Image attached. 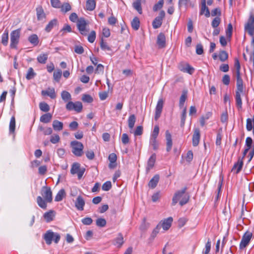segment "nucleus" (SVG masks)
I'll return each instance as SVG.
<instances>
[{"label":"nucleus","instance_id":"nucleus-5","mask_svg":"<svg viewBox=\"0 0 254 254\" xmlns=\"http://www.w3.org/2000/svg\"><path fill=\"white\" fill-rule=\"evenodd\" d=\"M20 34V29H18L12 31L10 33V47L15 48L19 42Z\"/></svg>","mask_w":254,"mask_h":254},{"label":"nucleus","instance_id":"nucleus-4","mask_svg":"<svg viewBox=\"0 0 254 254\" xmlns=\"http://www.w3.org/2000/svg\"><path fill=\"white\" fill-rule=\"evenodd\" d=\"M72 152L76 156H81L83 154V145L80 142L74 140L70 142Z\"/></svg>","mask_w":254,"mask_h":254},{"label":"nucleus","instance_id":"nucleus-62","mask_svg":"<svg viewBox=\"0 0 254 254\" xmlns=\"http://www.w3.org/2000/svg\"><path fill=\"white\" fill-rule=\"evenodd\" d=\"M142 131H143L142 127L140 126H137L134 132V135L135 136L140 135L142 134Z\"/></svg>","mask_w":254,"mask_h":254},{"label":"nucleus","instance_id":"nucleus-10","mask_svg":"<svg viewBox=\"0 0 254 254\" xmlns=\"http://www.w3.org/2000/svg\"><path fill=\"white\" fill-rule=\"evenodd\" d=\"M164 104V100L162 98H160L155 108V115L154 119L157 121L160 117L162 111V109Z\"/></svg>","mask_w":254,"mask_h":254},{"label":"nucleus","instance_id":"nucleus-26","mask_svg":"<svg viewBox=\"0 0 254 254\" xmlns=\"http://www.w3.org/2000/svg\"><path fill=\"white\" fill-rule=\"evenodd\" d=\"M52 118V115L50 113H47L42 115L40 117V121L44 123H48L51 121Z\"/></svg>","mask_w":254,"mask_h":254},{"label":"nucleus","instance_id":"nucleus-31","mask_svg":"<svg viewBox=\"0 0 254 254\" xmlns=\"http://www.w3.org/2000/svg\"><path fill=\"white\" fill-rule=\"evenodd\" d=\"M57 23L58 21L56 19L52 20L45 27V30L49 32L54 27L57 25Z\"/></svg>","mask_w":254,"mask_h":254},{"label":"nucleus","instance_id":"nucleus-16","mask_svg":"<svg viewBox=\"0 0 254 254\" xmlns=\"http://www.w3.org/2000/svg\"><path fill=\"white\" fill-rule=\"evenodd\" d=\"M42 94L43 95H47L52 99H54L56 97V94L54 88H49L47 90H43Z\"/></svg>","mask_w":254,"mask_h":254},{"label":"nucleus","instance_id":"nucleus-46","mask_svg":"<svg viewBox=\"0 0 254 254\" xmlns=\"http://www.w3.org/2000/svg\"><path fill=\"white\" fill-rule=\"evenodd\" d=\"M35 75V73L34 72L33 69L32 67H30L28 68L27 73L26 76V78L28 80H30L33 78Z\"/></svg>","mask_w":254,"mask_h":254},{"label":"nucleus","instance_id":"nucleus-14","mask_svg":"<svg viewBox=\"0 0 254 254\" xmlns=\"http://www.w3.org/2000/svg\"><path fill=\"white\" fill-rule=\"evenodd\" d=\"M85 205V201L82 197L80 195L77 196L76 201H75V206L76 208L79 210H83L84 206Z\"/></svg>","mask_w":254,"mask_h":254},{"label":"nucleus","instance_id":"nucleus-59","mask_svg":"<svg viewBox=\"0 0 254 254\" xmlns=\"http://www.w3.org/2000/svg\"><path fill=\"white\" fill-rule=\"evenodd\" d=\"M60 138L59 135L58 134H54L51 136L50 141L53 143L56 144L60 141Z\"/></svg>","mask_w":254,"mask_h":254},{"label":"nucleus","instance_id":"nucleus-21","mask_svg":"<svg viewBox=\"0 0 254 254\" xmlns=\"http://www.w3.org/2000/svg\"><path fill=\"white\" fill-rule=\"evenodd\" d=\"M244 94V92H236V103L237 107L241 109L242 106V102L241 99V95Z\"/></svg>","mask_w":254,"mask_h":254},{"label":"nucleus","instance_id":"nucleus-29","mask_svg":"<svg viewBox=\"0 0 254 254\" xmlns=\"http://www.w3.org/2000/svg\"><path fill=\"white\" fill-rule=\"evenodd\" d=\"M96 6V2L94 0H87L86 3V7L88 10L92 11L94 10Z\"/></svg>","mask_w":254,"mask_h":254},{"label":"nucleus","instance_id":"nucleus-48","mask_svg":"<svg viewBox=\"0 0 254 254\" xmlns=\"http://www.w3.org/2000/svg\"><path fill=\"white\" fill-rule=\"evenodd\" d=\"M100 47L102 50L104 51H110L111 50V48L108 46L107 43L104 42L103 39H102L100 42Z\"/></svg>","mask_w":254,"mask_h":254},{"label":"nucleus","instance_id":"nucleus-11","mask_svg":"<svg viewBox=\"0 0 254 254\" xmlns=\"http://www.w3.org/2000/svg\"><path fill=\"white\" fill-rule=\"evenodd\" d=\"M178 67L181 71L184 72H187L190 74H191L194 71V68L187 63L180 64Z\"/></svg>","mask_w":254,"mask_h":254},{"label":"nucleus","instance_id":"nucleus-34","mask_svg":"<svg viewBox=\"0 0 254 254\" xmlns=\"http://www.w3.org/2000/svg\"><path fill=\"white\" fill-rule=\"evenodd\" d=\"M61 97L64 102H67L71 99L70 94L66 91H63L62 92Z\"/></svg>","mask_w":254,"mask_h":254},{"label":"nucleus","instance_id":"nucleus-43","mask_svg":"<svg viewBox=\"0 0 254 254\" xmlns=\"http://www.w3.org/2000/svg\"><path fill=\"white\" fill-rule=\"evenodd\" d=\"M254 128L253 119L248 118L247 119L246 128L248 131H251Z\"/></svg>","mask_w":254,"mask_h":254},{"label":"nucleus","instance_id":"nucleus-24","mask_svg":"<svg viewBox=\"0 0 254 254\" xmlns=\"http://www.w3.org/2000/svg\"><path fill=\"white\" fill-rule=\"evenodd\" d=\"M54 216L55 212L53 210H50L44 214V217L47 222L52 221L54 219Z\"/></svg>","mask_w":254,"mask_h":254},{"label":"nucleus","instance_id":"nucleus-6","mask_svg":"<svg viewBox=\"0 0 254 254\" xmlns=\"http://www.w3.org/2000/svg\"><path fill=\"white\" fill-rule=\"evenodd\" d=\"M87 24L84 18L80 17L78 19L77 27L82 35H86L89 32V29L86 27Z\"/></svg>","mask_w":254,"mask_h":254},{"label":"nucleus","instance_id":"nucleus-55","mask_svg":"<svg viewBox=\"0 0 254 254\" xmlns=\"http://www.w3.org/2000/svg\"><path fill=\"white\" fill-rule=\"evenodd\" d=\"M96 38V32L94 31H92L88 36V41L90 43H93Z\"/></svg>","mask_w":254,"mask_h":254},{"label":"nucleus","instance_id":"nucleus-37","mask_svg":"<svg viewBox=\"0 0 254 254\" xmlns=\"http://www.w3.org/2000/svg\"><path fill=\"white\" fill-rule=\"evenodd\" d=\"M81 168H80V164L78 163H74L71 167L70 173L72 175L76 174Z\"/></svg>","mask_w":254,"mask_h":254},{"label":"nucleus","instance_id":"nucleus-44","mask_svg":"<svg viewBox=\"0 0 254 254\" xmlns=\"http://www.w3.org/2000/svg\"><path fill=\"white\" fill-rule=\"evenodd\" d=\"M62 71L61 69H58L54 72L53 77L54 80L59 82L61 78Z\"/></svg>","mask_w":254,"mask_h":254},{"label":"nucleus","instance_id":"nucleus-63","mask_svg":"<svg viewBox=\"0 0 254 254\" xmlns=\"http://www.w3.org/2000/svg\"><path fill=\"white\" fill-rule=\"evenodd\" d=\"M129 139L127 133H123L122 136V141L124 144H127L129 142Z\"/></svg>","mask_w":254,"mask_h":254},{"label":"nucleus","instance_id":"nucleus-12","mask_svg":"<svg viewBox=\"0 0 254 254\" xmlns=\"http://www.w3.org/2000/svg\"><path fill=\"white\" fill-rule=\"evenodd\" d=\"M156 155L155 153L152 154L148 159L146 167V172L147 173H149L150 170L153 168L156 162Z\"/></svg>","mask_w":254,"mask_h":254},{"label":"nucleus","instance_id":"nucleus-57","mask_svg":"<svg viewBox=\"0 0 254 254\" xmlns=\"http://www.w3.org/2000/svg\"><path fill=\"white\" fill-rule=\"evenodd\" d=\"M159 132V127L158 126H155L154 127L153 132L150 137L157 138Z\"/></svg>","mask_w":254,"mask_h":254},{"label":"nucleus","instance_id":"nucleus-45","mask_svg":"<svg viewBox=\"0 0 254 254\" xmlns=\"http://www.w3.org/2000/svg\"><path fill=\"white\" fill-rule=\"evenodd\" d=\"M162 23V20L155 18L152 22V26L154 29L159 28Z\"/></svg>","mask_w":254,"mask_h":254},{"label":"nucleus","instance_id":"nucleus-54","mask_svg":"<svg viewBox=\"0 0 254 254\" xmlns=\"http://www.w3.org/2000/svg\"><path fill=\"white\" fill-rule=\"evenodd\" d=\"M112 187L111 182L107 181L102 185V190L104 191H108Z\"/></svg>","mask_w":254,"mask_h":254},{"label":"nucleus","instance_id":"nucleus-28","mask_svg":"<svg viewBox=\"0 0 254 254\" xmlns=\"http://www.w3.org/2000/svg\"><path fill=\"white\" fill-rule=\"evenodd\" d=\"M188 91L187 90H184L182 92V94L180 97L179 101V106L181 108L182 107L185 103V102L187 98Z\"/></svg>","mask_w":254,"mask_h":254},{"label":"nucleus","instance_id":"nucleus-18","mask_svg":"<svg viewBox=\"0 0 254 254\" xmlns=\"http://www.w3.org/2000/svg\"><path fill=\"white\" fill-rule=\"evenodd\" d=\"M159 175H155L154 177L150 180L148 183V187L151 189L155 188L159 180Z\"/></svg>","mask_w":254,"mask_h":254},{"label":"nucleus","instance_id":"nucleus-60","mask_svg":"<svg viewBox=\"0 0 254 254\" xmlns=\"http://www.w3.org/2000/svg\"><path fill=\"white\" fill-rule=\"evenodd\" d=\"M82 100L83 101L87 102V103H91L93 101V98L92 97L89 95H83L82 97Z\"/></svg>","mask_w":254,"mask_h":254},{"label":"nucleus","instance_id":"nucleus-23","mask_svg":"<svg viewBox=\"0 0 254 254\" xmlns=\"http://www.w3.org/2000/svg\"><path fill=\"white\" fill-rule=\"evenodd\" d=\"M54 129L56 131H61L63 128V123L58 120H54L52 124Z\"/></svg>","mask_w":254,"mask_h":254},{"label":"nucleus","instance_id":"nucleus-56","mask_svg":"<svg viewBox=\"0 0 254 254\" xmlns=\"http://www.w3.org/2000/svg\"><path fill=\"white\" fill-rule=\"evenodd\" d=\"M232 30H233L232 25L231 23H229L228 25L227 29L226 30V36L229 38H230L232 36Z\"/></svg>","mask_w":254,"mask_h":254},{"label":"nucleus","instance_id":"nucleus-15","mask_svg":"<svg viewBox=\"0 0 254 254\" xmlns=\"http://www.w3.org/2000/svg\"><path fill=\"white\" fill-rule=\"evenodd\" d=\"M200 139V132L198 128H195L192 136V145L194 146H196L199 142Z\"/></svg>","mask_w":254,"mask_h":254},{"label":"nucleus","instance_id":"nucleus-49","mask_svg":"<svg viewBox=\"0 0 254 254\" xmlns=\"http://www.w3.org/2000/svg\"><path fill=\"white\" fill-rule=\"evenodd\" d=\"M220 18L219 17H216L212 20L211 25L214 28H217L220 24Z\"/></svg>","mask_w":254,"mask_h":254},{"label":"nucleus","instance_id":"nucleus-9","mask_svg":"<svg viewBox=\"0 0 254 254\" xmlns=\"http://www.w3.org/2000/svg\"><path fill=\"white\" fill-rule=\"evenodd\" d=\"M252 237V233L250 232H247L243 235L240 244V249L245 248L249 243Z\"/></svg>","mask_w":254,"mask_h":254},{"label":"nucleus","instance_id":"nucleus-50","mask_svg":"<svg viewBox=\"0 0 254 254\" xmlns=\"http://www.w3.org/2000/svg\"><path fill=\"white\" fill-rule=\"evenodd\" d=\"M163 4H164V0H160L158 3H156L154 5V6L153 7V10L154 11H156L158 10L161 9L163 7Z\"/></svg>","mask_w":254,"mask_h":254},{"label":"nucleus","instance_id":"nucleus-13","mask_svg":"<svg viewBox=\"0 0 254 254\" xmlns=\"http://www.w3.org/2000/svg\"><path fill=\"white\" fill-rule=\"evenodd\" d=\"M172 221V217H170L167 219L162 220L158 224L160 225V227H162L164 231H166L168 230L171 226Z\"/></svg>","mask_w":254,"mask_h":254},{"label":"nucleus","instance_id":"nucleus-53","mask_svg":"<svg viewBox=\"0 0 254 254\" xmlns=\"http://www.w3.org/2000/svg\"><path fill=\"white\" fill-rule=\"evenodd\" d=\"M96 225L99 227H104L106 225V221L104 218H98L96 220Z\"/></svg>","mask_w":254,"mask_h":254},{"label":"nucleus","instance_id":"nucleus-2","mask_svg":"<svg viewBox=\"0 0 254 254\" xmlns=\"http://www.w3.org/2000/svg\"><path fill=\"white\" fill-rule=\"evenodd\" d=\"M187 188L185 187L181 190L175 192L172 198V205H175L179 201L181 206L186 204L190 199V195L186 193Z\"/></svg>","mask_w":254,"mask_h":254},{"label":"nucleus","instance_id":"nucleus-42","mask_svg":"<svg viewBox=\"0 0 254 254\" xmlns=\"http://www.w3.org/2000/svg\"><path fill=\"white\" fill-rule=\"evenodd\" d=\"M15 128V119L14 117H12L10 119L9 123V131L10 132H14Z\"/></svg>","mask_w":254,"mask_h":254},{"label":"nucleus","instance_id":"nucleus-32","mask_svg":"<svg viewBox=\"0 0 254 254\" xmlns=\"http://www.w3.org/2000/svg\"><path fill=\"white\" fill-rule=\"evenodd\" d=\"M132 28L135 30H137L140 26V21L139 18L135 17L131 22Z\"/></svg>","mask_w":254,"mask_h":254},{"label":"nucleus","instance_id":"nucleus-61","mask_svg":"<svg viewBox=\"0 0 254 254\" xmlns=\"http://www.w3.org/2000/svg\"><path fill=\"white\" fill-rule=\"evenodd\" d=\"M51 3L52 6L55 8H60L61 5L59 0H51Z\"/></svg>","mask_w":254,"mask_h":254},{"label":"nucleus","instance_id":"nucleus-38","mask_svg":"<svg viewBox=\"0 0 254 254\" xmlns=\"http://www.w3.org/2000/svg\"><path fill=\"white\" fill-rule=\"evenodd\" d=\"M48 57L47 54H41L37 57V61L41 64H45L48 59Z\"/></svg>","mask_w":254,"mask_h":254},{"label":"nucleus","instance_id":"nucleus-30","mask_svg":"<svg viewBox=\"0 0 254 254\" xmlns=\"http://www.w3.org/2000/svg\"><path fill=\"white\" fill-rule=\"evenodd\" d=\"M136 122V117L134 115H130L128 119V126L130 129H132Z\"/></svg>","mask_w":254,"mask_h":254},{"label":"nucleus","instance_id":"nucleus-17","mask_svg":"<svg viewBox=\"0 0 254 254\" xmlns=\"http://www.w3.org/2000/svg\"><path fill=\"white\" fill-rule=\"evenodd\" d=\"M166 38L163 33H160L157 37V43L160 48H163L165 46Z\"/></svg>","mask_w":254,"mask_h":254},{"label":"nucleus","instance_id":"nucleus-33","mask_svg":"<svg viewBox=\"0 0 254 254\" xmlns=\"http://www.w3.org/2000/svg\"><path fill=\"white\" fill-rule=\"evenodd\" d=\"M61 10L63 13H66L69 11L71 9V5L67 2L64 3L63 5H61Z\"/></svg>","mask_w":254,"mask_h":254},{"label":"nucleus","instance_id":"nucleus-40","mask_svg":"<svg viewBox=\"0 0 254 254\" xmlns=\"http://www.w3.org/2000/svg\"><path fill=\"white\" fill-rule=\"evenodd\" d=\"M149 143L154 150H157L158 149V143L157 140V138L150 137Z\"/></svg>","mask_w":254,"mask_h":254},{"label":"nucleus","instance_id":"nucleus-25","mask_svg":"<svg viewBox=\"0 0 254 254\" xmlns=\"http://www.w3.org/2000/svg\"><path fill=\"white\" fill-rule=\"evenodd\" d=\"M65 196V192L64 190L61 189L58 191V193L56 195L55 198V201H57V202L60 201L62 200L63 198Z\"/></svg>","mask_w":254,"mask_h":254},{"label":"nucleus","instance_id":"nucleus-35","mask_svg":"<svg viewBox=\"0 0 254 254\" xmlns=\"http://www.w3.org/2000/svg\"><path fill=\"white\" fill-rule=\"evenodd\" d=\"M8 30H6L2 35L1 43L4 46H6L8 44Z\"/></svg>","mask_w":254,"mask_h":254},{"label":"nucleus","instance_id":"nucleus-39","mask_svg":"<svg viewBox=\"0 0 254 254\" xmlns=\"http://www.w3.org/2000/svg\"><path fill=\"white\" fill-rule=\"evenodd\" d=\"M200 14H204L206 17H209L210 12L208 8L206 5H204V6H201L200 11Z\"/></svg>","mask_w":254,"mask_h":254},{"label":"nucleus","instance_id":"nucleus-47","mask_svg":"<svg viewBox=\"0 0 254 254\" xmlns=\"http://www.w3.org/2000/svg\"><path fill=\"white\" fill-rule=\"evenodd\" d=\"M39 108L41 111L45 112L49 111L50 110L49 106L45 102L40 103Z\"/></svg>","mask_w":254,"mask_h":254},{"label":"nucleus","instance_id":"nucleus-64","mask_svg":"<svg viewBox=\"0 0 254 254\" xmlns=\"http://www.w3.org/2000/svg\"><path fill=\"white\" fill-rule=\"evenodd\" d=\"M230 77L228 74H225L222 78V82L224 84L228 85L230 83Z\"/></svg>","mask_w":254,"mask_h":254},{"label":"nucleus","instance_id":"nucleus-51","mask_svg":"<svg viewBox=\"0 0 254 254\" xmlns=\"http://www.w3.org/2000/svg\"><path fill=\"white\" fill-rule=\"evenodd\" d=\"M219 59L222 62H224L227 60L228 55V54L224 51L220 52L219 54Z\"/></svg>","mask_w":254,"mask_h":254},{"label":"nucleus","instance_id":"nucleus-36","mask_svg":"<svg viewBox=\"0 0 254 254\" xmlns=\"http://www.w3.org/2000/svg\"><path fill=\"white\" fill-rule=\"evenodd\" d=\"M29 41L34 45H37L39 43L38 37L37 35L33 34L28 38Z\"/></svg>","mask_w":254,"mask_h":254},{"label":"nucleus","instance_id":"nucleus-8","mask_svg":"<svg viewBox=\"0 0 254 254\" xmlns=\"http://www.w3.org/2000/svg\"><path fill=\"white\" fill-rule=\"evenodd\" d=\"M245 28L248 33L253 36L254 34V15H251L247 23L245 25Z\"/></svg>","mask_w":254,"mask_h":254},{"label":"nucleus","instance_id":"nucleus-3","mask_svg":"<svg viewBox=\"0 0 254 254\" xmlns=\"http://www.w3.org/2000/svg\"><path fill=\"white\" fill-rule=\"evenodd\" d=\"M46 243L48 245H50L52 244V241L57 244L61 239V236L57 233H54L51 230L47 231L43 236Z\"/></svg>","mask_w":254,"mask_h":254},{"label":"nucleus","instance_id":"nucleus-41","mask_svg":"<svg viewBox=\"0 0 254 254\" xmlns=\"http://www.w3.org/2000/svg\"><path fill=\"white\" fill-rule=\"evenodd\" d=\"M141 2L136 1L133 3V8L136 10L139 14H142Z\"/></svg>","mask_w":254,"mask_h":254},{"label":"nucleus","instance_id":"nucleus-1","mask_svg":"<svg viewBox=\"0 0 254 254\" xmlns=\"http://www.w3.org/2000/svg\"><path fill=\"white\" fill-rule=\"evenodd\" d=\"M42 196H38L37 197V203L38 206L43 209H46L47 207V203H51L53 200L52 191L49 187H43L41 190Z\"/></svg>","mask_w":254,"mask_h":254},{"label":"nucleus","instance_id":"nucleus-58","mask_svg":"<svg viewBox=\"0 0 254 254\" xmlns=\"http://www.w3.org/2000/svg\"><path fill=\"white\" fill-rule=\"evenodd\" d=\"M71 31V28L70 25L66 24L65 25L63 28L61 30L60 33H62V35H64L65 32H70Z\"/></svg>","mask_w":254,"mask_h":254},{"label":"nucleus","instance_id":"nucleus-7","mask_svg":"<svg viewBox=\"0 0 254 254\" xmlns=\"http://www.w3.org/2000/svg\"><path fill=\"white\" fill-rule=\"evenodd\" d=\"M66 108L67 110H73L77 112H80L82 109V105L80 102H76L73 103L71 101L68 102L66 105Z\"/></svg>","mask_w":254,"mask_h":254},{"label":"nucleus","instance_id":"nucleus-19","mask_svg":"<svg viewBox=\"0 0 254 254\" xmlns=\"http://www.w3.org/2000/svg\"><path fill=\"white\" fill-rule=\"evenodd\" d=\"M36 14L38 20H42L46 18V14L41 6L36 8Z\"/></svg>","mask_w":254,"mask_h":254},{"label":"nucleus","instance_id":"nucleus-27","mask_svg":"<svg viewBox=\"0 0 254 254\" xmlns=\"http://www.w3.org/2000/svg\"><path fill=\"white\" fill-rule=\"evenodd\" d=\"M124 243V238L122 234H119L114 240V245L117 247H120Z\"/></svg>","mask_w":254,"mask_h":254},{"label":"nucleus","instance_id":"nucleus-20","mask_svg":"<svg viewBox=\"0 0 254 254\" xmlns=\"http://www.w3.org/2000/svg\"><path fill=\"white\" fill-rule=\"evenodd\" d=\"M237 77V90L236 91L243 92V81L241 77L240 74H236Z\"/></svg>","mask_w":254,"mask_h":254},{"label":"nucleus","instance_id":"nucleus-22","mask_svg":"<svg viewBox=\"0 0 254 254\" xmlns=\"http://www.w3.org/2000/svg\"><path fill=\"white\" fill-rule=\"evenodd\" d=\"M243 165V162L242 160L239 159L238 162L234 164L232 171L235 172L236 174H237L242 169Z\"/></svg>","mask_w":254,"mask_h":254},{"label":"nucleus","instance_id":"nucleus-52","mask_svg":"<svg viewBox=\"0 0 254 254\" xmlns=\"http://www.w3.org/2000/svg\"><path fill=\"white\" fill-rule=\"evenodd\" d=\"M211 249V241L209 239H208L207 243L205 244V249L203 251L204 254H208Z\"/></svg>","mask_w":254,"mask_h":254}]
</instances>
